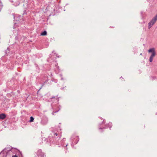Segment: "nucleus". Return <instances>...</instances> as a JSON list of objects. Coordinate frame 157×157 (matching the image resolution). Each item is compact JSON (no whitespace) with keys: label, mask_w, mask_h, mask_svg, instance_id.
<instances>
[{"label":"nucleus","mask_w":157,"mask_h":157,"mask_svg":"<svg viewBox=\"0 0 157 157\" xmlns=\"http://www.w3.org/2000/svg\"><path fill=\"white\" fill-rule=\"evenodd\" d=\"M55 135H56V136H57V134L56 133H55Z\"/></svg>","instance_id":"obj_8"},{"label":"nucleus","mask_w":157,"mask_h":157,"mask_svg":"<svg viewBox=\"0 0 157 157\" xmlns=\"http://www.w3.org/2000/svg\"><path fill=\"white\" fill-rule=\"evenodd\" d=\"M142 55V53H141V54H140V55Z\"/></svg>","instance_id":"obj_9"},{"label":"nucleus","mask_w":157,"mask_h":157,"mask_svg":"<svg viewBox=\"0 0 157 157\" xmlns=\"http://www.w3.org/2000/svg\"><path fill=\"white\" fill-rule=\"evenodd\" d=\"M6 117V115L4 114H0V119H4Z\"/></svg>","instance_id":"obj_4"},{"label":"nucleus","mask_w":157,"mask_h":157,"mask_svg":"<svg viewBox=\"0 0 157 157\" xmlns=\"http://www.w3.org/2000/svg\"><path fill=\"white\" fill-rule=\"evenodd\" d=\"M157 20V14L153 18L152 20L148 23V29H150L152 25L155 23Z\"/></svg>","instance_id":"obj_2"},{"label":"nucleus","mask_w":157,"mask_h":157,"mask_svg":"<svg viewBox=\"0 0 157 157\" xmlns=\"http://www.w3.org/2000/svg\"><path fill=\"white\" fill-rule=\"evenodd\" d=\"M12 157H18L16 155L13 156Z\"/></svg>","instance_id":"obj_7"},{"label":"nucleus","mask_w":157,"mask_h":157,"mask_svg":"<svg viewBox=\"0 0 157 157\" xmlns=\"http://www.w3.org/2000/svg\"><path fill=\"white\" fill-rule=\"evenodd\" d=\"M149 53H151V55L149 58V61L151 62L153 61V58L156 55V52L154 48H150L148 50Z\"/></svg>","instance_id":"obj_1"},{"label":"nucleus","mask_w":157,"mask_h":157,"mask_svg":"<svg viewBox=\"0 0 157 157\" xmlns=\"http://www.w3.org/2000/svg\"><path fill=\"white\" fill-rule=\"evenodd\" d=\"M47 32L46 31H44L43 32L41 33L40 34V35L41 36H46L47 35Z\"/></svg>","instance_id":"obj_5"},{"label":"nucleus","mask_w":157,"mask_h":157,"mask_svg":"<svg viewBox=\"0 0 157 157\" xmlns=\"http://www.w3.org/2000/svg\"><path fill=\"white\" fill-rule=\"evenodd\" d=\"M34 121V118L33 117H30V122H33Z\"/></svg>","instance_id":"obj_6"},{"label":"nucleus","mask_w":157,"mask_h":157,"mask_svg":"<svg viewBox=\"0 0 157 157\" xmlns=\"http://www.w3.org/2000/svg\"><path fill=\"white\" fill-rule=\"evenodd\" d=\"M37 157H43L44 154L41 150H39L37 152Z\"/></svg>","instance_id":"obj_3"}]
</instances>
